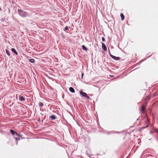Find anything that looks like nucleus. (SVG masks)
Wrapping results in <instances>:
<instances>
[{"label": "nucleus", "instance_id": "f257e3e1", "mask_svg": "<svg viewBox=\"0 0 158 158\" xmlns=\"http://www.w3.org/2000/svg\"><path fill=\"white\" fill-rule=\"evenodd\" d=\"M18 12L19 15L22 17L24 18L28 15V14L27 12H25L21 9H18Z\"/></svg>", "mask_w": 158, "mask_h": 158}, {"label": "nucleus", "instance_id": "f03ea898", "mask_svg": "<svg viewBox=\"0 0 158 158\" xmlns=\"http://www.w3.org/2000/svg\"><path fill=\"white\" fill-rule=\"evenodd\" d=\"M80 94L82 96V97H85L86 99L88 100H90V97L87 94L81 91H80Z\"/></svg>", "mask_w": 158, "mask_h": 158}, {"label": "nucleus", "instance_id": "7ed1b4c3", "mask_svg": "<svg viewBox=\"0 0 158 158\" xmlns=\"http://www.w3.org/2000/svg\"><path fill=\"white\" fill-rule=\"evenodd\" d=\"M110 56L112 58L115 60H119L120 59V58L119 57L115 56L112 55L111 54H110Z\"/></svg>", "mask_w": 158, "mask_h": 158}, {"label": "nucleus", "instance_id": "20e7f679", "mask_svg": "<svg viewBox=\"0 0 158 158\" xmlns=\"http://www.w3.org/2000/svg\"><path fill=\"white\" fill-rule=\"evenodd\" d=\"M19 99L20 101L22 102H24L25 100V98L23 97L22 96L20 95L19 96Z\"/></svg>", "mask_w": 158, "mask_h": 158}, {"label": "nucleus", "instance_id": "39448f33", "mask_svg": "<svg viewBox=\"0 0 158 158\" xmlns=\"http://www.w3.org/2000/svg\"><path fill=\"white\" fill-rule=\"evenodd\" d=\"M102 49L104 51H106L107 50V48L106 45L103 43H102Z\"/></svg>", "mask_w": 158, "mask_h": 158}, {"label": "nucleus", "instance_id": "423d86ee", "mask_svg": "<svg viewBox=\"0 0 158 158\" xmlns=\"http://www.w3.org/2000/svg\"><path fill=\"white\" fill-rule=\"evenodd\" d=\"M56 118V117L55 115H52L49 117V119L52 120H54Z\"/></svg>", "mask_w": 158, "mask_h": 158}, {"label": "nucleus", "instance_id": "0eeeda50", "mask_svg": "<svg viewBox=\"0 0 158 158\" xmlns=\"http://www.w3.org/2000/svg\"><path fill=\"white\" fill-rule=\"evenodd\" d=\"M11 50V51L13 52H14L15 54H16V55H18V53L15 48H12Z\"/></svg>", "mask_w": 158, "mask_h": 158}, {"label": "nucleus", "instance_id": "6e6552de", "mask_svg": "<svg viewBox=\"0 0 158 158\" xmlns=\"http://www.w3.org/2000/svg\"><path fill=\"white\" fill-rule=\"evenodd\" d=\"M145 108H146L145 106L143 105H142V107H141V111H142V113H143V112L145 110Z\"/></svg>", "mask_w": 158, "mask_h": 158}, {"label": "nucleus", "instance_id": "1a4fd4ad", "mask_svg": "<svg viewBox=\"0 0 158 158\" xmlns=\"http://www.w3.org/2000/svg\"><path fill=\"white\" fill-rule=\"evenodd\" d=\"M69 90L72 93H74L75 92V90L72 87H70L69 88Z\"/></svg>", "mask_w": 158, "mask_h": 158}, {"label": "nucleus", "instance_id": "9d476101", "mask_svg": "<svg viewBox=\"0 0 158 158\" xmlns=\"http://www.w3.org/2000/svg\"><path fill=\"white\" fill-rule=\"evenodd\" d=\"M82 49L85 50V51L87 52L88 51V49L84 45H82Z\"/></svg>", "mask_w": 158, "mask_h": 158}, {"label": "nucleus", "instance_id": "9b49d317", "mask_svg": "<svg viewBox=\"0 0 158 158\" xmlns=\"http://www.w3.org/2000/svg\"><path fill=\"white\" fill-rule=\"evenodd\" d=\"M10 132L11 133V134L14 135H15V134H16V132L14 131L12 129H10Z\"/></svg>", "mask_w": 158, "mask_h": 158}, {"label": "nucleus", "instance_id": "f8f14e48", "mask_svg": "<svg viewBox=\"0 0 158 158\" xmlns=\"http://www.w3.org/2000/svg\"><path fill=\"white\" fill-rule=\"evenodd\" d=\"M28 60L31 63H34L35 62L34 59H29Z\"/></svg>", "mask_w": 158, "mask_h": 158}, {"label": "nucleus", "instance_id": "ddd939ff", "mask_svg": "<svg viewBox=\"0 0 158 158\" xmlns=\"http://www.w3.org/2000/svg\"><path fill=\"white\" fill-rule=\"evenodd\" d=\"M120 16L121 17V19L122 20H123L124 19V16L123 14L122 13H121L120 14Z\"/></svg>", "mask_w": 158, "mask_h": 158}, {"label": "nucleus", "instance_id": "4468645a", "mask_svg": "<svg viewBox=\"0 0 158 158\" xmlns=\"http://www.w3.org/2000/svg\"><path fill=\"white\" fill-rule=\"evenodd\" d=\"M6 52L7 54L8 55V56L9 57L10 56V52H9V51L7 49H6Z\"/></svg>", "mask_w": 158, "mask_h": 158}, {"label": "nucleus", "instance_id": "2eb2a0df", "mask_svg": "<svg viewBox=\"0 0 158 158\" xmlns=\"http://www.w3.org/2000/svg\"><path fill=\"white\" fill-rule=\"evenodd\" d=\"M44 106L43 103L41 102H40L39 103V107H42Z\"/></svg>", "mask_w": 158, "mask_h": 158}, {"label": "nucleus", "instance_id": "dca6fc26", "mask_svg": "<svg viewBox=\"0 0 158 158\" xmlns=\"http://www.w3.org/2000/svg\"><path fill=\"white\" fill-rule=\"evenodd\" d=\"M69 28H70V27H68L67 26H66L65 27L64 29V31H66L68 30L69 29Z\"/></svg>", "mask_w": 158, "mask_h": 158}, {"label": "nucleus", "instance_id": "f3484780", "mask_svg": "<svg viewBox=\"0 0 158 158\" xmlns=\"http://www.w3.org/2000/svg\"><path fill=\"white\" fill-rule=\"evenodd\" d=\"M147 123L148 124H149L150 123V121L149 119H148V118L147 117Z\"/></svg>", "mask_w": 158, "mask_h": 158}, {"label": "nucleus", "instance_id": "a211bd4d", "mask_svg": "<svg viewBox=\"0 0 158 158\" xmlns=\"http://www.w3.org/2000/svg\"><path fill=\"white\" fill-rule=\"evenodd\" d=\"M15 140L17 141L18 140H20V139L19 138H17V137H15Z\"/></svg>", "mask_w": 158, "mask_h": 158}, {"label": "nucleus", "instance_id": "6ab92c4d", "mask_svg": "<svg viewBox=\"0 0 158 158\" xmlns=\"http://www.w3.org/2000/svg\"><path fill=\"white\" fill-rule=\"evenodd\" d=\"M15 135H16L18 137L20 136V135L16 132V134H15Z\"/></svg>", "mask_w": 158, "mask_h": 158}, {"label": "nucleus", "instance_id": "aec40b11", "mask_svg": "<svg viewBox=\"0 0 158 158\" xmlns=\"http://www.w3.org/2000/svg\"><path fill=\"white\" fill-rule=\"evenodd\" d=\"M102 41H105V39L104 37H102Z\"/></svg>", "mask_w": 158, "mask_h": 158}, {"label": "nucleus", "instance_id": "412c9836", "mask_svg": "<svg viewBox=\"0 0 158 158\" xmlns=\"http://www.w3.org/2000/svg\"><path fill=\"white\" fill-rule=\"evenodd\" d=\"M155 131L156 132V133H158V129H155Z\"/></svg>", "mask_w": 158, "mask_h": 158}, {"label": "nucleus", "instance_id": "4be33fe9", "mask_svg": "<svg viewBox=\"0 0 158 158\" xmlns=\"http://www.w3.org/2000/svg\"><path fill=\"white\" fill-rule=\"evenodd\" d=\"M148 126H146V127H142V129H144V128H146L147 127H148Z\"/></svg>", "mask_w": 158, "mask_h": 158}, {"label": "nucleus", "instance_id": "5701e85b", "mask_svg": "<svg viewBox=\"0 0 158 158\" xmlns=\"http://www.w3.org/2000/svg\"><path fill=\"white\" fill-rule=\"evenodd\" d=\"M83 75H84V73H82V75H81V78H83Z\"/></svg>", "mask_w": 158, "mask_h": 158}, {"label": "nucleus", "instance_id": "b1692460", "mask_svg": "<svg viewBox=\"0 0 158 158\" xmlns=\"http://www.w3.org/2000/svg\"><path fill=\"white\" fill-rule=\"evenodd\" d=\"M139 120V118H138L137 119V120Z\"/></svg>", "mask_w": 158, "mask_h": 158}]
</instances>
